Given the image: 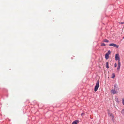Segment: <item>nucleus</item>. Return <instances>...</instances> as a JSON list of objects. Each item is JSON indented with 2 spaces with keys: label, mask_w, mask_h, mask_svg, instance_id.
Instances as JSON below:
<instances>
[{
  "label": "nucleus",
  "mask_w": 124,
  "mask_h": 124,
  "mask_svg": "<svg viewBox=\"0 0 124 124\" xmlns=\"http://www.w3.org/2000/svg\"><path fill=\"white\" fill-rule=\"evenodd\" d=\"M99 81L98 80L97 81V83H96V85L95 87L94 91L95 92H96L97 90L98 89L99 87Z\"/></svg>",
  "instance_id": "f257e3e1"
},
{
  "label": "nucleus",
  "mask_w": 124,
  "mask_h": 124,
  "mask_svg": "<svg viewBox=\"0 0 124 124\" xmlns=\"http://www.w3.org/2000/svg\"><path fill=\"white\" fill-rule=\"evenodd\" d=\"M115 60L116 61H120V58L119 54H116L115 55Z\"/></svg>",
  "instance_id": "f03ea898"
},
{
  "label": "nucleus",
  "mask_w": 124,
  "mask_h": 124,
  "mask_svg": "<svg viewBox=\"0 0 124 124\" xmlns=\"http://www.w3.org/2000/svg\"><path fill=\"white\" fill-rule=\"evenodd\" d=\"M79 120H75L73 122L72 124H77L79 122Z\"/></svg>",
  "instance_id": "7ed1b4c3"
},
{
  "label": "nucleus",
  "mask_w": 124,
  "mask_h": 124,
  "mask_svg": "<svg viewBox=\"0 0 124 124\" xmlns=\"http://www.w3.org/2000/svg\"><path fill=\"white\" fill-rule=\"evenodd\" d=\"M118 86L117 84H115L114 85V89L117 90V89H118Z\"/></svg>",
  "instance_id": "20e7f679"
},
{
  "label": "nucleus",
  "mask_w": 124,
  "mask_h": 124,
  "mask_svg": "<svg viewBox=\"0 0 124 124\" xmlns=\"http://www.w3.org/2000/svg\"><path fill=\"white\" fill-rule=\"evenodd\" d=\"M116 91L114 89H112L111 90V92L113 93V94H114L116 93Z\"/></svg>",
  "instance_id": "39448f33"
},
{
  "label": "nucleus",
  "mask_w": 124,
  "mask_h": 124,
  "mask_svg": "<svg viewBox=\"0 0 124 124\" xmlns=\"http://www.w3.org/2000/svg\"><path fill=\"white\" fill-rule=\"evenodd\" d=\"M105 59L106 60L108 59L109 57V55L107 54H105Z\"/></svg>",
  "instance_id": "423d86ee"
},
{
  "label": "nucleus",
  "mask_w": 124,
  "mask_h": 124,
  "mask_svg": "<svg viewBox=\"0 0 124 124\" xmlns=\"http://www.w3.org/2000/svg\"><path fill=\"white\" fill-rule=\"evenodd\" d=\"M106 67L107 69L109 68V67L108 65V62H106Z\"/></svg>",
  "instance_id": "0eeeda50"
},
{
  "label": "nucleus",
  "mask_w": 124,
  "mask_h": 124,
  "mask_svg": "<svg viewBox=\"0 0 124 124\" xmlns=\"http://www.w3.org/2000/svg\"><path fill=\"white\" fill-rule=\"evenodd\" d=\"M111 52L110 51V50H109L107 52L106 54L109 55L111 54Z\"/></svg>",
  "instance_id": "6e6552de"
},
{
  "label": "nucleus",
  "mask_w": 124,
  "mask_h": 124,
  "mask_svg": "<svg viewBox=\"0 0 124 124\" xmlns=\"http://www.w3.org/2000/svg\"><path fill=\"white\" fill-rule=\"evenodd\" d=\"M103 42H108L109 41L106 39H105L103 40Z\"/></svg>",
  "instance_id": "1a4fd4ad"
},
{
  "label": "nucleus",
  "mask_w": 124,
  "mask_h": 124,
  "mask_svg": "<svg viewBox=\"0 0 124 124\" xmlns=\"http://www.w3.org/2000/svg\"><path fill=\"white\" fill-rule=\"evenodd\" d=\"M118 66H121V63L120 61H118Z\"/></svg>",
  "instance_id": "9d476101"
},
{
  "label": "nucleus",
  "mask_w": 124,
  "mask_h": 124,
  "mask_svg": "<svg viewBox=\"0 0 124 124\" xmlns=\"http://www.w3.org/2000/svg\"><path fill=\"white\" fill-rule=\"evenodd\" d=\"M112 77L111 78H114L115 77V74L114 73H112Z\"/></svg>",
  "instance_id": "9b49d317"
},
{
  "label": "nucleus",
  "mask_w": 124,
  "mask_h": 124,
  "mask_svg": "<svg viewBox=\"0 0 124 124\" xmlns=\"http://www.w3.org/2000/svg\"><path fill=\"white\" fill-rule=\"evenodd\" d=\"M121 113L122 114L124 113V109H123L121 111Z\"/></svg>",
  "instance_id": "f8f14e48"
},
{
  "label": "nucleus",
  "mask_w": 124,
  "mask_h": 124,
  "mask_svg": "<svg viewBox=\"0 0 124 124\" xmlns=\"http://www.w3.org/2000/svg\"><path fill=\"white\" fill-rule=\"evenodd\" d=\"M115 47H116V48H118L119 47V46L115 44Z\"/></svg>",
  "instance_id": "ddd939ff"
},
{
  "label": "nucleus",
  "mask_w": 124,
  "mask_h": 124,
  "mask_svg": "<svg viewBox=\"0 0 124 124\" xmlns=\"http://www.w3.org/2000/svg\"><path fill=\"white\" fill-rule=\"evenodd\" d=\"M122 103L124 105V99L123 98L122 99Z\"/></svg>",
  "instance_id": "4468645a"
},
{
  "label": "nucleus",
  "mask_w": 124,
  "mask_h": 124,
  "mask_svg": "<svg viewBox=\"0 0 124 124\" xmlns=\"http://www.w3.org/2000/svg\"><path fill=\"white\" fill-rule=\"evenodd\" d=\"M101 45L102 46H105V44L104 43H102L101 44Z\"/></svg>",
  "instance_id": "2eb2a0df"
},
{
  "label": "nucleus",
  "mask_w": 124,
  "mask_h": 124,
  "mask_svg": "<svg viewBox=\"0 0 124 124\" xmlns=\"http://www.w3.org/2000/svg\"><path fill=\"white\" fill-rule=\"evenodd\" d=\"M114 44V43H111L109 44V46H113V45Z\"/></svg>",
  "instance_id": "dca6fc26"
},
{
  "label": "nucleus",
  "mask_w": 124,
  "mask_h": 124,
  "mask_svg": "<svg viewBox=\"0 0 124 124\" xmlns=\"http://www.w3.org/2000/svg\"><path fill=\"white\" fill-rule=\"evenodd\" d=\"M120 66H118L117 68V70H119L120 69Z\"/></svg>",
  "instance_id": "f3484780"
},
{
  "label": "nucleus",
  "mask_w": 124,
  "mask_h": 124,
  "mask_svg": "<svg viewBox=\"0 0 124 124\" xmlns=\"http://www.w3.org/2000/svg\"><path fill=\"white\" fill-rule=\"evenodd\" d=\"M117 66V64L116 63H115L114 64V67H116Z\"/></svg>",
  "instance_id": "a211bd4d"
},
{
  "label": "nucleus",
  "mask_w": 124,
  "mask_h": 124,
  "mask_svg": "<svg viewBox=\"0 0 124 124\" xmlns=\"http://www.w3.org/2000/svg\"><path fill=\"white\" fill-rule=\"evenodd\" d=\"M115 99L116 100H117V101H118V98L116 97V98H115Z\"/></svg>",
  "instance_id": "6ab92c4d"
},
{
  "label": "nucleus",
  "mask_w": 124,
  "mask_h": 124,
  "mask_svg": "<svg viewBox=\"0 0 124 124\" xmlns=\"http://www.w3.org/2000/svg\"><path fill=\"white\" fill-rule=\"evenodd\" d=\"M120 23L121 24H124V22H121Z\"/></svg>",
  "instance_id": "aec40b11"
},
{
  "label": "nucleus",
  "mask_w": 124,
  "mask_h": 124,
  "mask_svg": "<svg viewBox=\"0 0 124 124\" xmlns=\"http://www.w3.org/2000/svg\"><path fill=\"white\" fill-rule=\"evenodd\" d=\"M84 113H82L81 114V115L82 116H83V115H84Z\"/></svg>",
  "instance_id": "412c9836"
},
{
  "label": "nucleus",
  "mask_w": 124,
  "mask_h": 124,
  "mask_svg": "<svg viewBox=\"0 0 124 124\" xmlns=\"http://www.w3.org/2000/svg\"><path fill=\"white\" fill-rule=\"evenodd\" d=\"M115 44H114V45H113V46H114L115 47Z\"/></svg>",
  "instance_id": "4be33fe9"
},
{
  "label": "nucleus",
  "mask_w": 124,
  "mask_h": 124,
  "mask_svg": "<svg viewBox=\"0 0 124 124\" xmlns=\"http://www.w3.org/2000/svg\"><path fill=\"white\" fill-rule=\"evenodd\" d=\"M124 38V37H123V38H122V39H123Z\"/></svg>",
  "instance_id": "5701e85b"
},
{
  "label": "nucleus",
  "mask_w": 124,
  "mask_h": 124,
  "mask_svg": "<svg viewBox=\"0 0 124 124\" xmlns=\"http://www.w3.org/2000/svg\"><path fill=\"white\" fill-rule=\"evenodd\" d=\"M113 117L114 118V116L113 115Z\"/></svg>",
  "instance_id": "b1692460"
}]
</instances>
